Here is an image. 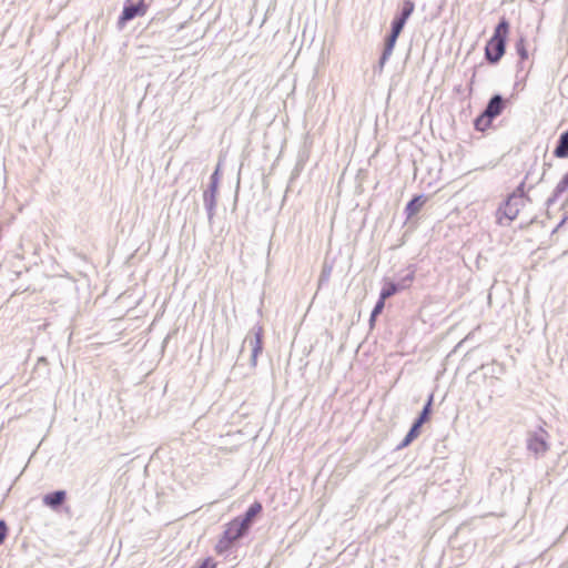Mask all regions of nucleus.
I'll list each match as a JSON object with an SVG mask.
<instances>
[{
    "label": "nucleus",
    "mask_w": 568,
    "mask_h": 568,
    "mask_svg": "<svg viewBox=\"0 0 568 568\" xmlns=\"http://www.w3.org/2000/svg\"><path fill=\"white\" fill-rule=\"evenodd\" d=\"M327 273H331V270H327V272H325V270H324V271H322V274H323V275H327Z\"/></svg>",
    "instance_id": "33"
},
{
    "label": "nucleus",
    "mask_w": 568,
    "mask_h": 568,
    "mask_svg": "<svg viewBox=\"0 0 568 568\" xmlns=\"http://www.w3.org/2000/svg\"><path fill=\"white\" fill-rule=\"evenodd\" d=\"M413 280H414V272L412 271V272H409L407 275H405V276L400 280V282H399L398 284H400L402 290H405V288H407V287L410 285V283L413 282Z\"/></svg>",
    "instance_id": "25"
},
{
    "label": "nucleus",
    "mask_w": 568,
    "mask_h": 568,
    "mask_svg": "<svg viewBox=\"0 0 568 568\" xmlns=\"http://www.w3.org/2000/svg\"><path fill=\"white\" fill-rule=\"evenodd\" d=\"M506 108L505 98L496 93L487 102L483 112L475 119L474 126L477 131H485L491 125L494 119L499 116Z\"/></svg>",
    "instance_id": "2"
},
{
    "label": "nucleus",
    "mask_w": 568,
    "mask_h": 568,
    "mask_svg": "<svg viewBox=\"0 0 568 568\" xmlns=\"http://www.w3.org/2000/svg\"><path fill=\"white\" fill-rule=\"evenodd\" d=\"M376 318H377V316H373V314L371 313V316H369V325H371V327L374 326Z\"/></svg>",
    "instance_id": "29"
},
{
    "label": "nucleus",
    "mask_w": 568,
    "mask_h": 568,
    "mask_svg": "<svg viewBox=\"0 0 568 568\" xmlns=\"http://www.w3.org/2000/svg\"><path fill=\"white\" fill-rule=\"evenodd\" d=\"M515 49H516V52L517 54L519 55L520 58V61H524V60H527L528 59V50L526 48V40L524 37H520L516 43H515Z\"/></svg>",
    "instance_id": "20"
},
{
    "label": "nucleus",
    "mask_w": 568,
    "mask_h": 568,
    "mask_svg": "<svg viewBox=\"0 0 568 568\" xmlns=\"http://www.w3.org/2000/svg\"><path fill=\"white\" fill-rule=\"evenodd\" d=\"M263 335L264 329L261 325H254L250 333L245 336L243 341L242 348H244L245 345H248L251 347V358L250 364L252 367H255L257 364V357L263 351ZM243 349H241L242 352Z\"/></svg>",
    "instance_id": "5"
},
{
    "label": "nucleus",
    "mask_w": 568,
    "mask_h": 568,
    "mask_svg": "<svg viewBox=\"0 0 568 568\" xmlns=\"http://www.w3.org/2000/svg\"><path fill=\"white\" fill-rule=\"evenodd\" d=\"M509 29V21L505 17H501L494 29L491 38L487 41L485 47V59L488 63L497 64L504 57L506 52Z\"/></svg>",
    "instance_id": "1"
},
{
    "label": "nucleus",
    "mask_w": 568,
    "mask_h": 568,
    "mask_svg": "<svg viewBox=\"0 0 568 568\" xmlns=\"http://www.w3.org/2000/svg\"><path fill=\"white\" fill-rule=\"evenodd\" d=\"M385 307V300H382L378 297V301L376 302L375 306L372 310L373 316H378Z\"/></svg>",
    "instance_id": "26"
},
{
    "label": "nucleus",
    "mask_w": 568,
    "mask_h": 568,
    "mask_svg": "<svg viewBox=\"0 0 568 568\" xmlns=\"http://www.w3.org/2000/svg\"><path fill=\"white\" fill-rule=\"evenodd\" d=\"M545 173H546V171L544 170V172L541 173L540 179H539L536 183H539L540 181H542V179H544V176H545Z\"/></svg>",
    "instance_id": "30"
},
{
    "label": "nucleus",
    "mask_w": 568,
    "mask_h": 568,
    "mask_svg": "<svg viewBox=\"0 0 568 568\" xmlns=\"http://www.w3.org/2000/svg\"><path fill=\"white\" fill-rule=\"evenodd\" d=\"M327 273H331V270H327V272H325V270H324V271H322V274H323V275H327Z\"/></svg>",
    "instance_id": "31"
},
{
    "label": "nucleus",
    "mask_w": 568,
    "mask_h": 568,
    "mask_svg": "<svg viewBox=\"0 0 568 568\" xmlns=\"http://www.w3.org/2000/svg\"><path fill=\"white\" fill-rule=\"evenodd\" d=\"M400 290V284L392 281H386L381 290L379 297L386 301L387 298L398 293Z\"/></svg>",
    "instance_id": "16"
},
{
    "label": "nucleus",
    "mask_w": 568,
    "mask_h": 568,
    "mask_svg": "<svg viewBox=\"0 0 568 568\" xmlns=\"http://www.w3.org/2000/svg\"><path fill=\"white\" fill-rule=\"evenodd\" d=\"M419 434H420L419 430L410 427L409 430L407 432L406 436L404 437V439L397 445L396 449L400 450V449L407 447L408 445H410L413 443V440H415L419 436Z\"/></svg>",
    "instance_id": "19"
},
{
    "label": "nucleus",
    "mask_w": 568,
    "mask_h": 568,
    "mask_svg": "<svg viewBox=\"0 0 568 568\" xmlns=\"http://www.w3.org/2000/svg\"><path fill=\"white\" fill-rule=\"evenodd\" d=\"M8 526H7V523L1 519L0 520V546L3 544V541L6 540L7 536H8Z\"/></svg>",
    "instance_id": "27"
},
{
    "label": "nucleus",
    "mask_w": 568,
    "mask_h": 568,
    "mask_svg": "<svg viewBox=\"0 0 568 568\" xmlns=\"http://www.w3.org/2000/svg\"><path fill=\"white\" fill-rule=\"evenodd\" d=\"M327 273H331V270H327V272H325V270H324V271H322V274H323V275H327Z\"/></svg>",
    "instance_id": "32"
},
{
    "label": "nucleus",
    "mask_w": 568,
    "mask_h": 568,
    "mask_svg": "<svg viewBox=\"0 0 568 568\" xmlns=\"http://www.w3.org/2000/svg\"><path fill=\"white\" fill-rule=\"evenodd\" d=\"M433 402H434V395L430 394L423 407V409L420 410L418 417L413 422L412 426L413 428H416L417 430L420 432V428L422 426L429 420L430 418V415H432V407H433Z\"/></svg>",
    "instance_id": "12"
},
{
    "label": "nucleus",
    "mask_w": 568,
    "mask_h": 568,
    "mask_svg": "<svg viewBox=\"0 0 568 568\" xmlns=\"http://www.w3.org/2000/svg\"><path fill=\"white\" fill-rule=\"evenodd\" d=\"M554 156L558 159L568 158V129L559 135L554 150Z\"/></svg>",
    "instance_id": "14"
},
{
    "label": "nucleus",
    "mask_w": 568,
    "mask_h": 568,
    "mask_svg": "<svg viewBox=\"0 0 568 568\" xmlns=\"http://www.w3.org/2000/svg\"><path fill=\"white\" fill-rule=\"evenodd\" d=\"M67 499V491L59 489L51 493H48L43 496L42 503L47 507L58 510Z\"/></svg>",
    "instance_id": "10"
},
{
    "label": "nucleus",
    "mask_w": 568,
    "mask_h": 568,
    "mask_svg": "<svg viewBox=\"0 0 568 568\" xmlns=\"http://www.w3.org/2000/svg\"><path fill=\"white\" fill-rule=\"evenodd\" d=\"M219 183H220V166L217 165V168L215 169V171L212 173V175L210 178L209 185L219 189Z\"/></svg>",
    "instance_id": "24"
},
{
    "label": "nucleus",
    "mask_w": 568,
    "mask_h": 568,
    "mask_svg": "<svg viewBox=\"0 0 568 568\" xmlns=\"http://www.w3.org/2000/svg\"><path fill=\"white\" fill-rule=\"evenodd\" d=\"M419 434H420L419 430L410 427L409 430L407 432L406 436L404 437V439L397 445L396 449L400 450V449L407 447L408 445H410L413 443V440H415L419 436Z\"/></svg>",
    "instance_id": "18"
},
{
    "label": "nucleus",
    "mask_w": 568,
    "mask_h": 568,
    "mask_svg": "<svg viewBox=\"0 0 568 568\" xmlns=\"http://www.w3.org/2000/svg\"><path fill=\"white\" fill-rule=\"evenodd\" d=\"M232 545H233V542L231 540H229L226 538V536L223 534V536L221 537V539L219 540V542L216 545V549L220 552L226 551L231 548Z\"/></svg>",
    "instance_id": "22"
},
{
    "label": "nucleus",
    "mask_w": 568,
    "mask_h": 568,
    "mask_svg": "<svg viewBox=\"0 0 568 568\" xmlns=\"http://www.w3.org/2000/svg\"><path fill=\"white\" fill-rule=\"evenodd\" d=\"M389 58H390V55L382 53L381 58L378 60V64L374 68V71L381 73L384 69L385 63L388 61Z\"/></svg>",
    "instance_id": "23"
},
{
    "label": "nucleus",
    "mask_w": 568,
    "mask_h": 568,
    "mask_svg": "<svg viewBox=\"0 0 568 568\" xmlns=\"http://www.w3.org/2000/svg\"><path fill=\"white\" fill-rule=\"evenodd\" d=\"M415 9V3L412 0H404L400 11L394 17L390 29L402 33L408 18Z\"/></svg>",
    "instance_id": "7"
},
{
    "label": "nucleus",
    "mask_w": 568,
    "mask_h": 568,
    "mask_svg": "<svg viewBox=\"0 0 568 568\" xmlns=\"http://www.w3.org/2000/svg\"><path fill=\"white\" fill-rule=\"evenodd\" d=\"M568 190V172L561 178V180L556 185L552 195L547 200V206H551L556 203L558 197Z\"/></svg>",
    "instance_id": "15"
},
{
    "label": "nucleus",
    "mask_w": 568,
    "mask_h": 568,
    "mask_svg": "<svg viewBox=\"0 0 568 568\" xmlns=\"http://www.w3.org/2000/svg\"><path fill=\"white\" fill-rule=\"evenodd\" d=\"M427 202V196L424 194H418L413 196V199L406 204L404 210L406 214V220H410L414 215H416L422 207Z\"/></svg>",
    "instance_id": "13"
},
{
    "label": "nucleus",
    "mask_w": 568,
    "mask_h": 568,
    "mask_svg": "<svg viewBox=\"0 0 568 568\" xmlns=\"http://www.w3.org/2000/svg\"><path fill=\"white\" fill-rule=\"evenodd\" d=\"M524 206V201L518 196H507L505 202L497 210V220L499 224H503V219L509 222L514 221Z\"/></svg>",
    "instance_id": "6"
},
{
    "label": "nucleus",
    "mask_w": 568,
    "mask_h": 568,
    "mask_svg": "<svg viewBox=\"0 0 568 568\" xmlns=\"http://www.w3.org/2000/svg\"><path fill=\"white\" fill-rule=\"evenodd\" d=\"M216 195H217V187H213L211 185L207 186V189L203 193V203L204 207L207 213V220L211 224L213 221V217L215 215V209H216Z\"/></svg>",
    "instance_id": "8"
},
{
    "label": "nucleus",
    "mask_w": 568,
    "mask_h": 568,
    "mask_svg": "<svg viewBox=\"0 0 568 568\" xmlns=\"http://www.w3.org/2000/svg\"><path fill=\"white\" fill-rule=\"evenodd\" d=\"M565 223V220L560 221V223L557 225V229L560 227Z\"/></svg>",
    "instance_id": "34"
},
{
    "label": "nucleus",
    "mask_w": 568,
    "mask_h": 568,
    "mask_svg": "<svg viewBox=\"0 0 568 568\" xmlns=\"http://www.w3.org/2000/svg\"><path fill=\"white\" fill-rule=\"evenodd\" d=\"M530 176V172H528L525 176V180L516 187V190L509 194V196H518V199H521L524 201V199L526 197V193H525V181Z\"/></svg>",
    "instance_id": "21"
},
{
    "label": "nucleus",
    "mask_w": 568,
    "mask_h": 568,
    "mask_svg": "<svg viewBox=\"0 0 568 568\" xmlns=\"http://www.w3.org/2000/svg\"><path fill=\"white\" fill-rule=\"evenodd\" d=\"M550 435L542 427L529 430L526 438V448L535 458H540L550 449Z\"/></svg>",
    "instance_id": "3"
},
{
    "label": "nucleus",
    "mask_w": 568,
    "mask_h": 568,
    "mask_svg": "<svg viewBox=\"0 0 568 568\" xmlns=\"http://www.w3.org/2000/svg\"><path fill=\"white\" fill-rule=\"evenodd\" d=\"M248 530L245 528V525H243L237 518H234L224 530V535L229 540L232 542L241 539L244 537Z\"/></svg>",
    "instance_id": "9"
},
{
    "label": "nucleus",
    "mask_w": 568,
    "mask_h": 568,
    "mask_svg": "<svg viewBox=\"0 0 568 568\" xmlns=\"http://www.w3.org/2000/svg\"><path fill=\"white\" fill-rule=\"evenodd\" d=\"M197 568H215V562L211 557L205 558Z\"/></svg>",
    "instance_id": "28"
},
{
    "label": "nucleus",
    "mask_w": 568,
    "mask_h": 568,
    "mask_svg": "<svg viewBox=\"0 0 568 568\" xmlns=\"http://www.w3.org/2000/svg\"><path fill=\"white\" fill-rule=\"evenodd\" d=\"M399 34H400L399 32L390 29V32L388 33V36L385 39L384 49H383L382 53L392 55Z\"/></svg>",
    "instance_id": "17"
},
{
    "label": "nucleus",
    "mask_w": 568,
    "mask_h": 568,
    "mask_svg": "<svg viewBox=\"0 0 568 568\" xmlns=\"http://www.w3.org/2000/svg\"><path fill=\"white\" fill-rule=\"evenodd\" d=\"M262 504L258 501H254L250 505V507L246 509V511L242 516H237L236 518L245 525V528L250 530L252 525L255 521V518L262 513Z\"/></svg>",
    "instance_id": "11"
},
{
    "label": "nucleus",
    "mask_w": 568,
    "mask_h": 568,
    "mask_svg": "<svg viewBox=\"0 0 568 568\" xmlns=\"http://www.w3.org/2000/svg\"><path fill=\"white\" fill-rule=\"evenodd\" d=\"M148 8L149 6L145 0H125L123 3L122 12L118 19V28L123 29L129 21L138 17L145 16Z\"/></svg>",
    "instance_id": "4"
}]
</instances>
